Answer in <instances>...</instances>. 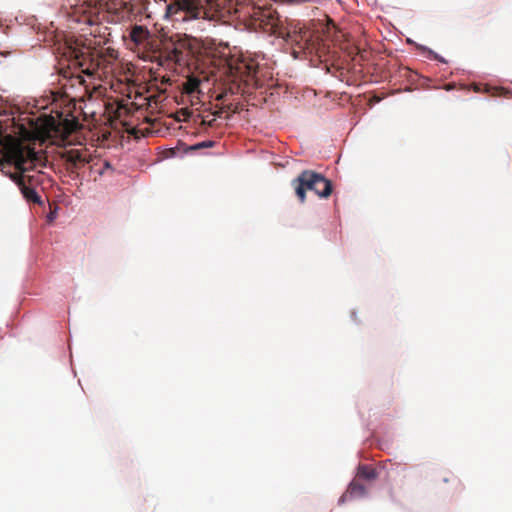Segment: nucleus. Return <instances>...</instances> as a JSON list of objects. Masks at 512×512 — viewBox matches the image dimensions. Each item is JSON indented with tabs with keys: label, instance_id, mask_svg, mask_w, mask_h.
<instances>
[{
	"label": "nucleus",
	"instance_id": "obj_3",
	"mask_svg": "<svg viewBox=\"0 0 512 512\" xmlns=\"http://www.w3.org/2000/svg\"><path fill=\"white\" fill-rule=\"evenodd\" d=\"M225 0H176L166 6L165 16L176 20L211 19L223 7Z\"/></svg>",
	"mask_w": 512,
	"mask_h": 512
},
{
	"label": "nucleus",
	"instance_id": "obj_10",
	"mask_svg": "<svg viewBox=\"0 0 512 512\" xmlns=\"http://www.w3.org/2000/svg\"><path fill=\"white\" fill-rule=\"evenodd\" d=\"M12 180L20 188L21 193L27 201L38 204L41 203V197L38 195L35 188L30 187L28 184H24L25 178H23V176L18 173L17 175L12 176Z\"/></svg>",
	"mask_w": 512,
	"mask_h": 512
},
{
	"label": "nucleus",
	"instance_id": "obj_7",
	"mask_svg": "<svg viewBox=\"0 0 512 512\" xmlns=\"http://www.w3.org/2000/svg\"><path fill=\"white\" fill-rule=\"evenodd\" d=\"M129 38L138 51L141 52V58L154 63L155 60L152 54L158 52L160 41L153 37L148 28L138 24L132 25L129 28Z\"/></svg>",
	"mask_w": 512,
	"mask_h": 512
},
{
	"label": "nucleus",
	"instance_id": "obj_5",
	"mask_svg": "<svg viewBox=\"0 0 512 512\" xmlns=\"http://www.w3.org/2000/svg\"><path fill=\"white\" fill-rule=\"evenodd\" d=\"M295 194L301 203L306 200V191H313L321 198H327L332 193V183L323 175L312 170L302 171L297 178L292 181Z\"/></svg>",
	"mask_w": 512,
	"mask_h": 512
},
{
	"label": "nucleus",
	"instance_id": "obj_17",
	"mask_svg": "<svg viewBox=\"0 0 512 512\" xmlns=\"http://www.w3.org/2000/svg\"><path fill=\"white\" fill-rule=\"evenodd\" d=\"M213 146H214V142L213 141H203V142L195 144L192 147V149L198 150V149L208 148V147H213Z\"/></svg>",
	"mask_w": 512,
	"mask_h": 512
},
{
	"label": "nucleus",
	"instance_id": "obj_18",
	"mask_svg": "<svg viewBox=\"0 0 512 512\" xmlns=\"http://www.w3.org/2000/svg\"><path fill=\"white\" fill-rule=\"evenodd\" d=\"M214 121H215V119H212L211 121L208 122V125L212 126Z\"/></svg>",
	"mask_w": 512,
	"mask_h": 512
},
{
	"label": "nucleus",
	"instance_id": "obj_19",
	"mask_svg": "<svg viewBox=\"0 0 512 512\" xmlns=\"http://www.w3.org/2000/svg\"><path fill=\"white\" fill-rule=\"evenodd\" d=\"M69 128H67V130L70 132V131H73V128H72V124H69Z\"/></svg>",
	"mask_w": 512,
	"mask_h": 512
},
{
	"label": "nucleus",
	"instance_id": "obj_4",
	"mask_svg": "<svg viewBox=\"0 0 512 512\" xmlns=\"http://www.w3.org/2000/svg\"><path fill=\"white\" fill-rule=\"evenodd\" d=\"M69 58L74 67H78L87 76H99L105 73L112 60L117 58L113 49L101 51L88 46L69 47Z\"/></svg>",
	"mask_w": 512,
	"mask_h": 512
},
{
	"label": "nucleus",
	"instance_id": "obj_8",
	"mask_svg": "<svg viewBox=\"0 0 512 512\" xmlns=\"http://www.w3.org/2000/svg\"><path fill=\"white\" fill-rule=\"evenodd\" d=\"M60 158L65 162V168L70 175L79 176V171L86 165L93 162L90 150L83 145L67 148L60 153Z\"/></svg>",
	"mask_w": 512,
	"mask_h": 512
},
{
	"label": "nucleus",
	"instance_id": "obj_2",
	"mask_svg": "<svg viewBox=\"0 0 512 512\" xmlns=\"http://www.w3.org/2000/svg\"><path fill=\"white\" fill-rule=\"evenodd\" d=\"M198 39L187 34L176 33L160 40L158 52H154V63L170 68L174 65L190 68L194 58L200 53Z\"/></svg>",
	"mask_w": 512,
	"mask_h": 512
},
{
	"label": "nucleus",
	"instance_id": "obj_6",
	"mask_svg": "<svg viewBox=\"0 0 512 512\" xmlns=\"http://www.w3.org/2000/svg\"><path fill=\"white\" fill-rule=\"evenodd\" d=\"M229 69L232 75L245 81L248 85L256 87L264 85L265 71L255 58L242 55L229 62Z\"/></svg>",
	"mask_w": 512,
	"mask_h": 512
},
{
	"label": "nucleus",
	"instance_id": "obj_13",
	"mask_svg": "<svg viewBox=\"0 0 512 512\" xmlns=\"http://www.w3.org/2000/svg\"><path fill=\"white\" fill-rule=\"evenodd\" d=\"M119 8L132 12L133 5L130 1L124 0H102L101 1V10H106L107 12H113L118 10Z\"/></svg>",
	"mask_w": 512,
	"mask_h": 512
},
{
	"label": "nucleus",
	"instance_id": "obj_14",
	"mask_svg": "<svg viewBox=\"0 0 512 512\" xmlns=\"http://www.w3.org/2000/svg\"><path fill=\"white\" fill-rule=\"evenodd\" d=\"M200 79L195 76H188L186 81L183 83V91L186 94L193 95L199 93Z\"/></svg>",
	"mask_w": 512,
	"mask_h": 512
},
{
	"label": "nucleus",
	"instance_id": "obj_11",
	"mask_svg": "<svg viewBox=\"0 0 512 512\" xmlns=\"http://www.w3.org/2000/svg\"><path fill=\"white\" fill-rule=\"evenodd\" d=\"M258 19L263 28L267 31L275 32L280 24L279 16L275 11L271 10L260 12Z\"/></svg>",
	"mask_w": 512,
	"mask_h": 512
},
{
	"label": "nucleus",
	"instance_id": "obj_16",
	"mask_svg": "<svg viewBox=\"0 0 512 512\" xmlns=\"http://www.w3.org/2000/svg\"><path fill=\"white\" fill-rule=\"evenodd\" d=\"M90 166L91 172L97 173L98 175H103L106 169H111V165L108 161H101L100 159H96V162H91Z\"/></svg>",
	"mask_w": 512,
	"mask_h": 512
},
{
	"label": "nucleus",
	"instance_id": "obj_12",
	"mask_svg": "<svg viewBox=\"0 0 512 512\" xmlns=\"http://www.w3.org/2000/svg\"><path fill=\"white\" fill-rule=\"evenodd\" d=\"M366 494V487L360 482L353 480L346 492L340 497L339 503H344L356 497H363Z\"/></svg>",
	"mask_w": 512,
	"mask_h": 512
},
{
	"label": "nucleus",
	"instance_id": "obj_1",
	"mask_svg": "<svg viewBox=\"0 0 512 512\" xmlns=\"http://www.w3.org/2000/svg\"><path fill=\"white\" fill-rule=\"evenodd\" d=\"M0 145V169L3 174L12 179L19 173L25 178L24 184L33 188L41 184L40 175H29L27 172L46 166L47 157L42 150L36 151L30 144L12 135H0Z\"/></svg>",
	"mask_w": 512,
	"mask_h": 512
},
{
	"label": "nucleus",
	"instance_id": "obj_9",
	"mask_svg": "<svg viewBox=\"0 0 512 512\" xmlns=\"http://www.w3.org/2000/svg\"><path fill=\"white\" fill-rule=\"evenodd\" d=\"M102 0H62V8L69 14L80 16L88 13H97L101 10Z\"/></svg>",
	"mask_w": 512,
	"mask_h": 512
},
{
	"label": "nucleus",
	"instance_id": "obj_15",
	"mask_svg": "<svg viewBox=\"0 0 512 512\" xmlns=\"http://www.w3.org/2000/svg\"><path fill=\"white\" fill-rule=\"evenodd\" d=\"M357 476L359 478L366 479L368 481L374 480L377 477V472L375 468L369 465H360L358 467Z\"/></svg>",
	"mask_w": 512,
	"mask_h": 512
}]
</instances>
